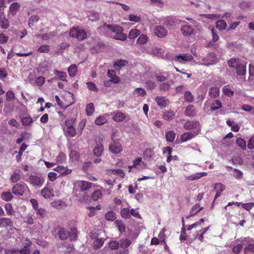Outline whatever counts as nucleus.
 <instances>
[{
    "label": "nucleus",
    "instance_id": "f257e3e1",
    "mask_svg": "<svg viewBox=\"0 0 254 254\" xmlns=\"http://www.w3.org/2000/svg\"><path fill=\"white\" fill-rule=\"evenodd\" d=\"M74 122V118H69L65 120V126L63 127V130L66 136L72 137L76 135V131L73 126Z\"/></svg>",
    "mask_w": 254,
    "mask_h": 254
},
{
    "label": "nucleus",
    "instance_id": "f03ea898",
    "mask_svg": "<svg viewBox=\"0 0 254 254\" xmlns=\"http://www.w3.org/2000/svg\"><path fill=\"white\" fill-rule=\"evenodd\" d=\"M218 62V59L216 55L214 53H211L206 55L202 60V62H197L193 61L194 64L204 65L208 66L215 64Z\"/></svg>",
    "mask_w": 254,
    "mask_h": 254
},
{
    "label": "nucleus",
    "instance_id": "7ed1b4c3",
    "mask_svg": "<svg viewBox=\"0 0 254 254\" xmlns=\"http://www.w3.org/2000/svg\"><path fill=\"white\" fill-rule=\"evenodd\" d=\"M69 36L71 37L77 39L79 41L85 40L87 36V32L79 28L72 27L69 31Z\"/></svg>",
    "mask_w": 254,
    "mask_h": 254
},
{
    "label": "nucleus",
    "instance_id": "20e7f679",
    "mask_svg": "<svg viewBox=\"0 0 254 254\" xmlns=\"http://www.w3.org/2000/svg\"><path fill=\"white\" fill-rule=\"evenodd\" d=\"M123 31V28L121 26H112V37L116 40L125 41L127 36Z\"/></svg>",
    "mask_w": 254,
    "mask_h": 254
},
{
    "label": "nucleus",
    "instance_id": "39448f33",
    "mask_svg": "<svg viewBox=\"0 0 254 254\" xmlns=\"http://www.w3.org/2000/svg\"><path fill=\"white\" fill-rule=\"evenodd\" d=\"M28 190L27 185L24 183L16 184L12 188V192L18 196L23 195L24 192Z\"/></svg>",
    "mask_w": 254,
    "mask_h": 254
},
{
    "label": "nucleus",
    "instance_id": "423d86ee",
    "mask_svg": "<svg viewBox=\"0 0 254 254\" xmlns=\"http://www.w3.org/2000/svg\"><path fill=\"white\" fill-rule=\"evenodd\" d=\"M130 241L127 239L122 240L120 244L117 243L116 242H112V249H119L120 248L123 249H125L123 252L121 253L120 254H127L128 253V251L126 248H127L130 245Z\"/></svg>",
    "mask_w": 254,
    "mask_h": 254
},
{
    "label": "nucleus",
    "instance_id": "0eeeda50",
    "mask_svg": "<svg viewBox=\"0 0 254 254\" xmlns=\"http://www.w3.org/2000/svg\"><path fill=\"white\" fill-rule=\"evenodd\" d=\"M75 188H79L82 192H85L92 188L94 184L85 181H76L74 182Z\"/></svg>",
    "mask_w": 254,
    "mask_h": 254
},
{
    "label": "nucleus",
    "instance_id": "6e6552de",
    "mask_svg": "<svg viewBox=\"0 0 254 254\" xmlns=\"http://www.w3.org/2000/svg\"><path fill=\"white\" fill-rule=\"evenodd\" d=\"M29 182L33 186L40 188L43 185L44 179L40 176L31 175L29 178Z\"/></svg>",
    "mask_w": 254,
    "mask_h": 254
},
{
    "label": "nucleus",
    "instance_id": "1a4fd4ad",
    "mask_svg": "<svg viewBox=\"0 0 254 254\" xmlns=\"http://www.w3.org/2000/svg\"><path fill=\"white\" fill-rule=\"evenodd\" d=\"M193 60L192 56L189 53L178 55L176 56V60L180 63L192 61V64L194 65Z\"/></svg>",
    "mask_w": 254,
    "mask_h": 254
},
{
    "label": "nucleus",
    "instance_id": "9d476101",
    "mask_svg": "<svg viewBox=\"0 0 254 254\" xmlns=\"http://www.w3.org/2000/svg\"><path fill=\"white\" fill-rule=\"evenodd\" d=\"M154 34L157 37L163 38L167 35L168 31L163 26L158 25L154 27Z\"/></svg>",
    "mask_w": 254,
    "mask_h": 254
},
{
    "label": "nucleus",
    "instance_id": "9b49d317",
    "mask_svg": "<svg viewBox=\"0 0 254 254\" xmlns=\"http://www.w3.org/2000/svg\"><path fill=\"white\" fill-rule=\"evenodd\" d=\"M184 127L186 129H194L193 132H198V133L200 129V125L198 122H187Z\"/></svg>",
    "mask_w": 254,
    "mask_h": 254
},
{
    "label": "nucleus",
    "instance_id": "f8f14e48",
    "mask_svg": "<svg viewBox=\"0 0 254 254\" xmlns=\"http://www.w3.org/2000/svg\"><path fill=\"white\" fill-rule=\"evenodd\" d=\"M90 237L92 239L94 240L93 242V246L94 249H98L103 246L104 243V240L102 238L99 239L98 235L95 233H91L90 234Z\"/></svg>",
    "mask_w": 254,
    "mask_h": 254
},
{
    "label": "nucleus",
    "instance_id": "ddd939ff",
    "mask_svg": "<svg viewBox=\"0 0 254 254\" xmlns=\"http://www.w3.org/2000/svg\"><path fill=\"white\" fill-rule=\"evenodd\" d=\"M128 63V61L126 60L118 59L114 62L113 64V67L115 70L120 71L124 67L127 65Z\"/></svg>",
    "mask_w": 254,
    "mask_h": 254
},
{
    "label": "nucleus",
    "instance_id": "4468645a",
    "mask_svg": "<svg viewBox=\"0 0 254 254\" xmlns=\"http://www.w3.org/2000/svg\"><path fill=\"white\" fill-rule=\"evenodd\" d=\"M123 151V146L120 140H114L112 142V153L118 154Z\"/></svg>",
    "mask_w": 254,
    "mask_h": 254
},
{
    "label": "nucleus",
    "instance_id": "2eb2a0df",
    "mask_svg": "<svg viewBox=\"0 0 254 254\" xmlns=\"http://www.w3.org/2000/svg\"><path fill=\"white\" fill-rule=\"evenodd\" d=\"M199 133L198 132H187L183 133L181 136V139L182 142H186L189 140H190L193 137H194L196 135H197Z\"/></svg>",
    "mask_w": 254,
    "mask_h": 254
},
{
    "label": "nucleus",
    "instance_id": "dca6fc26",
    "mask_svg": "<svg viewBox=\"0 0 254 254\" xmlns=\"http://www.w3.org/2000/svg\"><path fill=\"white\" fill-rule=\"evenodd\" d=\"M111 31V25L104 24L98 28V32L102 35H107Z\"/></svg>",
    "mask_w": 254,
    "mask_h": 254
},
{
    "label": "nucleus",
    "instance_id": "f3484780",
    "mask_svg": "<svg viewBox=\"0 0 254 254\" xmlns=\"http://www.w3.org/2000/svg\"><path fill=\"white\" fill-rule=\"evenodd\" d=\"M13 226V222L8 218H2L0 219V227L5 228L11 227Z\"/></svg>",
    "mask_w": 254,
    "mask_h": 254
},
{
    "label": "nucleus",
    "instance_id": "a211bd4d",
    "mask_svg": "<svg viewBox=\"0 0 254 254\" xmlns=\"http://www.w3.org/2000/svg\"><path fill=\"white\" fill-rule=\"evenodd\" d=\"M225 189V186L221 183H217L214 186V190H216V194L215 199L218 198L220 195L221 192Z\"/></svg>",
    "mask_w": 254,
    "mask_h": 254
},
{
    "label": "nucleus",
    "instance_id": "6ab92c4d",
    "mask_svg": "<svg viewBox=\"0 0 254 254\" xmlns=\"http://www.w3.org/2000/svg\"><path fill=\"white\" fill-rule=\"evenodd\" d=\"M0 25L2 28L4 29L8 28L9 26L8 19L5 18L2 13H0Z\"/></svg>",
    "mask_w": 254,
    "mask_h": 254
},
{
    "label": "nucleus",
    "instance_id": "aec40b11",
    "mask_svg": "<svg viewBox=\"0 0 254 254\" xmlns=\"http://www.w3.org/2000/svg\"><path fill=\"white\" fill-rule=\"evenodd\" d=\"M181 32L184 36H187L192 34L193 30L191 26L186 25L182 27Z\"/></svg>",
    "mask_w": 254,
    "mask_h": 254
},
{
    "label": "nucleus",
    "instance_id": "412c9836",
    "mask_svg": "<svg viewBox=\"0 0 254 254\" xmlns=\"http://www.w3.org/2000/svg\"><path fill=\"white\" fill-rule=\"evenodd\" d=\"M41 194L45 198H49L54 196V192L53 190L48 188H44L41 191Z\"/></svg>",
    "mask_w": 254,
    "mask_h": 254
},
{
    "label": "nucleus",
    "instance_id": "4be33fe9",
    "mask_svg": "<svg viewBox=\"0 0 254 254\" xmlns=\"http://www.w3.org/2000/svg\"><path fill=\"white\" fill-rule=\"evenodd\" d=\"M54 170L62 175H66L71 172V170L63 166H58L54 169Z\"/></svg>",
    "mask_w": 254,
    "mask_h": 254
},
{
    "label": "nucleus",
    "instance_id": "5701e85b",
    "mask_svg": "<svg viewBox=\"0 0 254 254\" xmlns=\"http://www.w3.org/2000/svg\"><path fill=\"white\" fill-rule=\"evenodd\" d=\"M58 235L61 240H65L69 236V232L64 228H61L59 231Z\"/></svg>",
    "mask_w": 254,
    "mask_h": 254
},
{
    "label": "nucleus",
    "instance_id": "b1692460",
    "mask_svg": "<svg viewBox=\"0 0 254 254\" xmlns=\"http://www.w3.org/2000/svg\"><path fill=\"white\" fill-rule=\"evenodd\" d=\"M236 68L238 74L244 75L246 72V65L243 62H241L238 66H236Z\"/></svg>",
    "mask_w": 254,
    "mask_h": 254
},
{
    "label": "nucleus",
    "instance_id": "393cba45",
    "mask_svg": "<svg viewBox=\"0 0 254 254\" xmlns=\"http://www.w3.org/2000/svg\"><path fill=\"white\" fill-rule=\"evenodd\" d=\"M141 31L137 29H132L128 33V37L130 39H134L140 35Z\"/></svg>",
    "mask_w": 254,
    "mask_h": 254
},
{
    "label": "nucleus",
    "instance_id": "a878e982",
    "mask_svg": "<svg viewBox=\"0 0 254 254\" xmlns=\"http://www.w3.org/2000/svg\"><path fill=\"white\" fill-rule=\"evenodd\" d=\"M204 222V219L201 218L198 221L195 222L194 224L190 225L188 228V230H190L193 228L200 229L202 228V224Z\"/></svg>",
    "mask_w": 254,
    "mask_h": 254
},
{
    "label": "nucleus",
    "instance_id": "bb28decb",
    "mask_svg": "<svg viewBox=\"0 0 254 254\" xmlns=\"http://www.w3.org/2000/svg\"><path fill=\"white\" fill-rule=\"evenodd\" d=\"M155 101L158 105L161 107H165L168 104V100L163 97L156 98Z\"/></svg>",
    "mask_w": 254,
    "mask_h": 254
},
{
    "label": "nucleus",
    "instance_id": "cd10ccee",
    "mask_svg": "<svg viewBox=\"0 0 254 254\" xmlns=\"http://www.w3.org/2000/svg\"><path fill=\"white\" fill-rule=\"evenodd\" d=\"M20 6V4L17 2H13L11 4L9 7V12L10 14L12 15L15 14L17 11L19 10Z\"/></svg>",
    "mask_w": 254,
    "mask_h": 254
},
{
    "label": "nucleus",
    "instance_id": "c85d7f7f",
    "mask_svg": "<svg viewBox=\"0 0 254 254\" xmlns=\"http://www.w3.org/2000/svg\"><path fill=\"white\" fill-rule=\"evenodd\" d=\"M13 197V195L10 191H3L1 193V198L6 201H10Z\"/></svg>",
    "mask_w": 254,
    "mask_h": 254
},
{
    "label": "nucleus",
    "instance_id": "c756f323",
    "mask_svg": "<svg viewBox=\"0 0 254 254\" xmlns=\"http://www.w3.org/2000/svg\"><path fill=\"white\" fill-rule=\"evenodd\" d=\"M116 227L118 228L120 233H123L125 231V225L121 220H117L115 222Z\"/></svg>",
    "mask_w": 254,
    "mask_h": 254
},
{
    "label": "nucleus",
    "instance_id": "7c9ffc66",
    "mask_svg": "<svg viewBox=\"0 0 254 254\" xmlns=\"http://www.w3.org/2000/svg\"><path fill=\"white\" fill-rule=\"evenodd\" d=\"M149 38L148 36L145 34H141L139 36L136 41V43L139 45H143L147 43Z\"/></svg>",
    "mask_w": 254,
    "mask_h": 254
},
{
    "label": "nucleus",
    "instance_id": "2f4dec72",
    "mask_svg": "<svg viewBox=\"0 0 254 254\" xmlns=\"http://www.w3.org/2000/svg\"><path fill=\"white\" fill-rule=\"evenodd\" d=\"M242 62L239 59L232 58L228 61V64L231 67L236 68Z\"/></svg>",
    "mask_w": 254,
    "mask_h": 254
},
{
    "label": "nucleus",
    "instance_id": "473e14b6",
    "mask_svg": "<svg viewBox=\"0 0 254 254\" xmlns=\"http://www.w3.org/2000/svg\"><path fill=\"white\" fill-rule=\"evenodd\" d=\"M68 71L69 75L70 77H74L76 75L77 72V66L75 64H72L68 67Z\"/></svg>",
    "mask_w": 254,
    "mask_h": 254
},
{
    "label": "nucleus",
    "instance_id": "72a5a7b5",
    "mask_svg": "<svg viewBox=\"0 0 254 254\" xmlns=\"http://www.w3.org/2000/svg\"><path fill=\"white\" fill-rule=\"evenodd\" d=\"M57 34L56 31H51L48 33H45L41 35V38L43 40H48L55 37Z\"/></svg>",
    "mask_w": 254,
    "mask_h": 254
},
{
    "label": "nucleus",
    "instance_id": "f704fd0d",
    "mask_svg": "<svg viewBox=\"0 0 254 254\" xmlns=\"http://www.w3.org/2000/svg\"><path fill=\"white\" fill-rule=\"evenodd\" d=\"M207 175V173L206 172H200L196 173L195 174L192 175L189 177H188V179L189 180L193 181L196 179H199L202 177L205 176Z\"/></svg>",
    "mask_w": 254,
    "mask_h": 254
},
{
    "label": "nucleus",
    "instance_id": "c9c22d12",
    "mask_svg": "<svg viewBox=\"0 0 254 254\" xmlns=\"http://www.w3.org/2000/svg\"><path fill=\"white\" fill-rule=\"evenodd\" d=\"M226 27V22L223 20H219L216 23V27L220 30H225Z\"/></svg>",
    "mask_w": 254,
    "mask_h": 254
},
{
    "label": "nucleus",
    "instance_id": "e433bc0d",
    "mask_svg": "<svg viewBox=\"0 0 254 254\" xmlns=\"http://www.w3.org/2000/svg\"><path fill=\"white\" fill-rule=\"evenodd\" d=\"M103 151V146L101 144H97L93 150V153L96 156H100Z\"/></svg>",
    "mask_w": 254,
    "mask_h": 254
},
{
    "label": "nucleus",
    "instance_id": "4c0bfd02",
    "mask_svg": "<svg viewBox=\"0 0 254 254\" xmlns=\"http://www.w3.org/2000/svg\"><path fill=\"white\" fill-rule=\"evenodd\" d=\"M145 94V90L141 88H137L133 92V95L134 97L144 96Z\"/></svg>",
    "mask_w": 254,
    "mask_h": 254
},
{
    "label": "nucleus",
    "instance_id": "58836bf2",
    "mask_svg": "<svg viewBox=\"0 0 254 254\" xmlns=\"http://www.w3.org/2000/svg\"><path fill=\"white\" fill-rule=\"evenodd\" d=\"M176 134L173 131L170 130L166 133V138L169 142H172L174 140Z\"/></svg>",
    "mask_w": 254,
    "mask_h": 254
},
{
    "label": "nucleus",
    "instance_id": "ea45409f",
    "mask_svg": "<svg viewBox=\"0 0 254 254\" xmlns=\"http://www.w3.org/2000/svg\"><path fill=\"white\" fill-rule=\"evenodd\" d=\"M128 20L131 22L135 23L139 22L141 21L140 15L134 14H130L128 16Z\"/></svg>",
    "mask_w": 254,
    "mask_h": 254
},
{
    "label": "nucleus",
    "instance_id": "a19ab883",
    "mask_svg": "<svg viewBox=\"0 0 254 254\" xmlns=\"http://www.w3.org/2000/svg\"><path fill=\"white\" fill-rule=\"evenodd\" d=\"M219 16L217 14H207L203 15L202 17V20L204 22H210L208 20L216 19L219 18Z\"/></svg>",
    "mask_w": 254,
    "mask_h": 254
},
{
    "label": "nucleus",
    "instance_id": "79ce46f5",
    "mask_svg": "<svg viewBox=\"0 0 254 254\" xmlns=\"http://www.w3.org/2000/svg\"><path fill=\"white\" fill-rule=\"evenodd\" d=\"M88 16L89 19L92 21H96L99 18V13L94 11H90Z\"/></svg>",
    "mask_w": 254,
    "mask_h": 254
},
{
    "label": "nucleus",
    "instance_id": "37998d69",
    "mask_svg": "<svg viewBox=\"0 0 254 254\" xmlns=\"http://www.w3.org/2000/svg\"><path fill=\"white\" fill-rule=\"evenodd\" d=\"M51 205L52 207L56 208L57 209H61L64 206H65V204L64 202L61 201V200H57L51 203Z\"/></svg>",
    "mask_w": 254,
    "mask_h": 254
},
{
    "label": "nucleus",
    "instance_id": "c03bdc74",
    "mask_svg": "<svg viewBox=\"0 0 254 254\" xmlns=\"http://www.w3.org/2000/svg\"><path fill=\"white\" fill-rule=\"evenodd\" d=\"M94 111V106L92 103L88 104L86 107V113L88 116L92 115Z\"/></svg>",
    "mask_w": 254,
    "mask_h": 254
},
{
    "label": "nucleus",
    "instance_id": "a18cd8bd",
    "mask_svg": "<svg viewBox=\"0 0 254 254\" xmlns=\"http://www.w3.org/2000/svg\"><path fill=\"white\" fill-rule=\"evenodd\" d=\"M221 102L219 100H215L212 103L211 105V109L212 111H215L217 109L221 108Z\"/></svg>",
    "mask_w": 254,
    "mask_h": 254
},
{
    "label": "nucleus",
    "instance_id": "49530a36",
    "mask_svg": "<svg viewBox=\"0 0 254 254\" xmlns=\"http://www.w3.org/2000/svg\"><path fill=\"white\" fill-rule=\"evenodd\" d=\"M121 214L123 218L128 219L130 217V210L127 208H123L121 211Z\"/></svg>",
    "mask_w": 254,
    "mask_h": 254
},
{
    "label": "nucleus",
    "instance_id": "de8ad7c7",
    "mask_svg": "<svg viewBox=\"0 0 254 254\" xmlns=\"http://www.w3.org/2000/svg\"><path fill=\"white\" fill-rule=\"evenodd\" d=\"M125 119V115L121 112H117L116 113L113 119L118 122H121L123 121Z\"/></svg>",
    "mask_w": 254,
    "mask_h": 254
},
{
    "label": "nucleus",
    "instance_id": "09e8293b",
    "mask_svg": "<svg viewBox=\"0 0 254 254\" xmlns=\"http://www.w3.org/2000/svg\"><path fill=\"white\" fill-rule=\"evenodd\" d=\"M33 122V119L29 116L23 117L21 119L22 124L24 126H28L32 124Z\"/></svg>",
    "mask_w": 254,
    "mask_h": 254
},
{
    "label": "nucleus",
    "instance_id": "8fccbe9b",
    "mask_svg": "<svg viewBox=\"0 0 254 254\" xmlns=\"http://www.w3.org/2000/svg\"><path fill=\"white\" fill-rule=\"evenodd\" d=\"M185 113L188 116H191L195 114V111L193 106H189L186 108Z\"/></svg>",
    "mask_w": 254,
    "mask_h": 254
},
{
    "label": "nucleus",
    "instance_id": "3c124183",
    "mask_svg": "<svg viewBox=\"0 0 254 254\" xmlns=\"http://www.w3.org/2000/svg\"><path fill=\"white\" fill-rule=\"evenodd\" d=\"M21 175L20 174L14 172L10 177V181L13 183H16L21 179Z\"/></svg>",
    "mask_w": 254,
    "mask_h": 254
},
{
    "label": "nucleus",
    "instance_id": "603ef678",
    "mask_svg": "<svg viewBox=\"0 0 254 254\" xmlns=\"http://www.w3.org/2000/svg\"><path fill=\"white\" fill-rule=\"evenodd\" d=\"M54 73L55 74L57 75L61 80L65 81L66 73L65 72L55 70Z\"/></svg>",
    "mask_w": 254,
    "mask_h": 254
},
{
    "label": "nucleus",
    "instance_id": "864d4df0",
    "mask_svg": "<svg viewBox=\"0 0 254 254\" xmlns=\"http://www.w3.org/2000/svg\"><path fill=\"white\" fill-rule=\"evenodd\" d=\"M236 143L242 149L246 148V142L243 138H238L236 140Z\"/></svg>",
    "mask_w": 254,
    "mask_h": 254
},
{
    "label": "nucleus",
    "instance_id": "5fc2aeb1",
    "mask_svg": "<svg viewBox=\"0 0 254 254\" xmlns=\"http://www.w3.org/2000/svg\"><path fill=\"white\" fill-rule=\"evenodd\" d=\"M50 47L48 45H43L41 46L37 50L40 53H48L50 51Z\"/></svg>",
    "mask_w": 254,
    "mask_h": 254
},
{
    "label": "nucleus",
    "instance_id": "6e6d98bb",
    "mask_svg": "<svg viewBox=\"0 0 254 254\" xmlns=\"http://www.w3.org/2000/svg\"><path fill=\"white\" fill-rule=\"evenodd\" d=\"M39 17L37 15H32L29 19L28 25L31 27L34 24L38 21Z\"/></svg>",
    "mask_w": 254,
    "mask_h": 254
},
{
    "label": "nucleus",
    "instance_id": "4d7b16f0",
    "mask_svg": "<svg viewBox=\"0 0 254 254\" xmlns=\"http://www.w3.org/2000/svg\"><path fill=\"white\" fill-rule=\"evenodd\" d=\"M107 122V120L105 117L103 116H99L95 120V123L96 125L100 126L104 124Z\"/></svg>",
    "mask_w": 254,
    "mask_h": 254
},
{
    "label": "nucleus",
    "instance_id": "13d9d810",
    "mask_svg": "<svg viewBox=\"0 0 254 254\" xmlns=\"http://www.w3.org/2000/svg\"><path fill=\"white\" fill-rule=\"evenodd\" d=\"M102 196V192L99 190H96L93 192L92 194V199L93 200H97Z\"/></svg>",
    "mask_w": 254,
    "mask_h": 254
},
{
    "label": "nucleus",
    "instance_id": "bf43d9fd",
    "mask_svg": "<svg viewBox=\"0 0 254 254\" xmlns=\"http://www.w3.org/2000/svg\"><path fill=\"white\" fill-rule=\"evenodd\" d=\"M223 93L226 96L231 97L234 94V92L227 86H224L222 89Z\"/></svg>",
    "mask_w": 254,
    "mask_h": 254
},
{
    "label": "nucleus",
    "instance_id": "052dcab7",
    "mask_svg": "<svg viewBox=\"0 0 254 254\" xmlns=\"http://www.w3.org/2000/svg\"><path fill=\"white\" fill-rule=\"evenodd\" d=\"M66 158V156L64 153L63 152H60L59 155L56 158V161L58 163H62Z\"/></svg>",
    "mask_w": 254,
    "mask_h": 254
},
{
    "label": "nucleus",
    "instance_id": "680f3d73",
    "mask_svg": "<svg viewBox=\"0 0 254 254\" xmlns=\"http://www.w3.org/2000/svg\"><path fill=\"white\" fill-rule=\"evenodd\" d=\"M15 98V94L12 91L9 90L6 93V99L8 101H11Z\"/></svg>",
    "mask_w": 254,
    "mask_h": 254
},
{
    "label": "nucleus",
    "instance_id": "e2e57ef3",
    "mask_svg": "<svg viewBox=\"0 0 254 254\" xmlns=\"http://www.w3.org/2000/svg\"><path fill=\"white\" fill-rule=\"evenodd\" d=\"M87 87L89 90L97 92L98 90V89L96 86L95 84L92 82H88L86 83Z\"/></svg>",
    "mask_w": 254,
    "mask_h": 254
},
{
    "label": "nucleus",
    "instance_id": "0e129e2a",
    "mask_svg": "<svg viewBox=\"0 0 254 254\" xmlns=\"http://www.w3.org/2000/svg\"><path fill=\"white\" fill-rule=\"evenodd\" d=\"M5 209L7 215H11L13 214V208L10 203H6L5 205Z\"/></svg>",
    "mask_w": 254,
    "mask_h": 254
},
{
    "label": "nucleus",
    "instance_id": "69168bd1",
    "mask_svg": "<svg viewBox=\"0 0 254 254\" xmlns=\"http://www.w3.org/2000/svg\"><path fill=\"white\" fill-rule=\"evenodd\" d=\"M165 229L163 228L162 229L159 235H158V237L160 240V242L163 243V244H165L166 245V242L165 241Z\"/></svg>",
    "mask_w": 254,
    "mask_h": 254
},
{
    "label": "nucleus",
    "instance_id": "338daca9",
    "mask_svg": "<svg viewBox=\"0 0 254 254\" xmlns=\"http://www.w3.org/2000/svg\"><path fill=\"white\" fill-rule=\"evenodd\" d=\"M254 207V202H250L242 204V207L248 211H250Z\"/></svg>",
    "mask_w": 254,
    "mask_h": 254
},
{
    "label": "nucleus",
    "instance_id": "774afa93",
    "mask_svg": "<svg viewBox=\"0 0 254 254\" xmlns=\"http://www.w3.org/2000/svg\"><path fill=\"white\" fill-rule=\"evenodd\" d=\"M112 174L119 176L121 178H124L125 175V173L121 169L112 170Z\"/></svg>",
    "mask_w": 254,
    "mask_h": 254
}]
</instances>
